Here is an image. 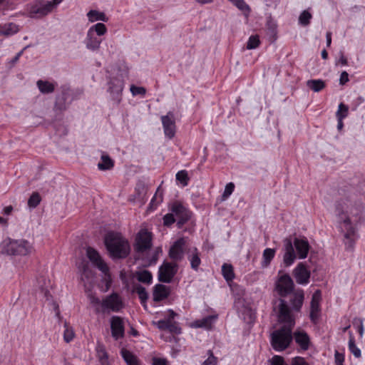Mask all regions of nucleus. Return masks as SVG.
<instances>
[{
	"label": "nucleus",
	"instance_id": "nucleus-1",
	"mask_svg": "<svg viewBox=\"0 0 365 365\" xmlns=\"http://www.w3.org/2000/svg\"><path fill=\"white\" fill-rule=\"evenodd\" d=\"M363 205L361 202H353L349 197L341 198L336 202V212L339 220L341 229L344 232V237L348 240L349 247H352L357 237L356 230L352 225L350 216L354 217L353 222L356 224L361 220Z\"/></svg>",
	"mask_w": 365,
	"mask_h": 365
},
{
	"label": "nucleus",
	"instance_id": "nucleus-2",
	"mask_svg": "<svg viewBox=\"0 0 365 365\" xmlns=\"http://www.w3.org/2000/svg\"><path fill=\"white\" fill-rule=\"evenodd\" d=\"M35 251L31 242L25 239L7 237L0 244V252L15 257H28Z\"/></svg>",
	"mask_w": 365,
	"mask_h": 365
},
{
	"label": "nucleus",
	"instance_id": "nucleus-3",
	"mask_svg": "<svg viewBox=\"0 0 365 365\" xmlns=\"http://www.w3.org/2000/svg\"><path fill=\"white\" fill-rule=\"evenodd\" d=\"M106 247L113 259L125 258L130 253V245L121 234L110 232L104 239Z\"/></svg>",
	"mask_w": 365,
	"mask_h": 365
},
{
	"label": "nucleus",
	"instance_id": "nucleus-4",
	"mask_svg": "<svg viewBox=\"0 0 365 365\" xmlns=\"http://www.w3.org/2000/svg\"><path fill=\"white\" fill-rule=\"evenodd\" d=\"M293 327L282 326L273 331L270 334V344L276 351H283L291 344Z\"/></svg>",
	"mask_w": 365,
	"mask_h": 365
},
{
	"label": "nucleus",
	"instance_id": "nucleus-5",
	"mask_svg": "<svg viewBox=\"0 0 365 365\" xmlns=\"http://www.w3.org/2000/svg\"><path fill=\"white\" fill-rule=\"evenodd\" d=\"M107 32V28L103 23H97L91 26L86 34L84 43L87 49L96 51L102 43L101 36Z\"/></svg>",
	"mask_w": 365,
	"mask_h": 365
},
{
	"label": "nucleus",
	"instance_id": "nucleus-6",
	"mask_svg": "<svg viewBox=\"0 0 365 365\" xmlns=\"http://www.w3.org/2000/svg\"><path fill=\"white\" fill-rule=\"evenodd\" d=\"M107 86V91L110 93L111 99L116 103H120L125 86L123 75L117 73L115 76L110 77Z\"/></svg>",
	"mask_w": 365,
	"mask_h": 365
},
{
	"label": "nucleus",
	"instance_id": "nucleus-7",
	"mask_svg": "<svg viewBox=\"0 0 365 365\" xmlns=\"http://www.w3.org/2000/svg\"><path fill=\"white\" fill-rule=\"evenodd\" d=\"M86 255L90 261L98 267L106 277V289L107 291L110 287V276L109 274V267L107 264L103 260L99 253L93 248L88 247L86 250Z\"/></svg>",
	"mask_w": 365,
	"mask_h": 365
},
{
	"label": "nucleus",
	"instance_id": "nucleus-8",
	"mask_svg": "<svg viewBox=\"0 0 365 365\" xmlns=\"http://www.w3.org/2000/svg\"><path fill=\"white\" fill-rule=\"evenodd\" d=\"M169 210L173 213L176 218L178 228H181L191 217L190 211L179 201L171 203L169 206Z\"/></svg>",
	"mask_w": 365,
	"mask_h": 365
},
{
	"label": "nucleus",
	"instance_id": "nucleus-9",
	"mask_svg": "<svg viewBox=\"0 0 365 365\" xmlns=\"http://www.w3.org/2000/svg\"><path fill=\"white\" fill-rule=\"evenodd\" d=\"M71 90L68 86L61 88V93L56 96L54 104L55 111L63 112L66 110L72 101Z\"/></svg>",
	"mask_w": 365,
	"mask_h": 365
},
{
	"label": "nucleus",
	"instance_id": "nucleus-10",
	"mask_svg": "<svg viewBox=\"0 0 365 365\" xmlns=\"http://www.w3.org/2000/svg\"><path fill=\"white\" fill-rule=\"evenodd\" d=\"M178 265L175 263L164 262L158 271V280L164 283H170L178 272Z\"/></svg>",
	"mask_w": 365,
	"mask_h": 365
},
{
	"label": "nucleus",
	"instance_id": "nucleus-11",
	"mask_svg": "<svg viewBox=\"0 0 365 365\" xmlns=\"http://www.w3.org/2000/svg\"><path fill=\"white\" fill-rule=\"evenodd\" d=\"M294 286L293 280L287 274H282L276 282V289L282 297L291 294L294 290Z\"/></svg>",
	"mask_w": 365,
	"mask_h": 365
},
{
	"label": "nucleus",
	"instance_id": "nucleus-12",
	"mask_svg": "<svg viewBox=\"0 0 365 365\" xmlns=\"http://www.w3.org/2000/svg\"><path fill=\"white\" fill-rule=\"evenodd\" d=\"M278 319L283 326L294 327L295 324L294 319L291 311L284 299H279L278 305Z\"/></svg>",
	"mask_w": 365,
	"mask_h": 365
},
{
	"label": "nucleus",
	"instance_id": "nucleus-13",
	"mask_svg": "<svg viewBox=\"0 0 365 365\" xmlns=\"http://www.w3.org/2000/svg\"><path fill=\"white\" fill-rule=\"evenodd\" d=\"M123 307L120 297L117 293H112L107 296L101 302V311L105 312L106 310L113 312H119Z\"/></svg>",
	"mask_w": 365,
	"mask_h": 365
},
{
	"label": "nucleus",
	"instance_id": "nucleus-14",
	"mask_svg": "<svg viewBox=\"0 0 365 365\" xmlns=\"http://www.w3.org/2000/svg\"><path fill=\"white\" fill-rule=\"evenodd\" d=\"M161 122L165 137L169 139L173 138L176 132L175 115L173 112L169 111L165 115H162Z\"/></svg>",
	"mask_w": 365,
	"mask_h": 365
},
{
	"label": "nucleus",
	"instance_id": "nucleus-15",
	"mask_svg": "<svg viewBox=\"0 0 365 365\" xmlns=\"http://www.w3.org/2000/svg\"><path fill=\"white\" fill-rule=\"evenodd\" d=\"M151 234L147 230H140L136 236L135 249L138 252H143L151 247Z\"/></svg>",
	"mask_w": 365,
	"mask_h": 365
},
{
	"label": "nucleus",
	"instance_id": "nucleus-16",
	"mask_svg": "<svg viewBox=\"0 0 365 365\" xmlns=\"http://www.w3.org/2000/svg\"><path fill=\"white\" fill-rule=\"evenodd\" d=\"M110 329L112 336L118 340L125 335L124 322L123 318L118 316H113L110 319Z\"/></svg>",
	"mask_w": 365,
	"mask_h": 365
},
{
	"label": "nucleus",
	"instance_id": "nucleus-17",
	"mask_svg": "<svg viewBox=\"0 0 365 365\" xmlns=\"http://www.w3.org/2000/svg\"><path fill=\"white\" fill-rule=\"evenodd\" d=\"M293 276L297 283L307 284L309 282L310 272L303 262H300L293 270Z\"/></svg>",
	"mask_w": 365,
	"mask_h": 365
},
{
	"label": "nucleus",
	"instance_id": "nucleus-18",
	"mask_svg": "<svg viewBox=\"0 0 365 365\" xmlns=\"http://www.w3.org/2000/svg\"><path fill=\"white\" fill-rule=\"evenodd\" d=\"M186 244L185 238L181 237L177 240L170 247L169 257L175 261H180L184 256V248Z\"/></svg>",
	"mask_w": 365,
	"mask_h": 365
},
{
	"label": "nucleus",
	"instance_id": "nucleus-19",
	"mask_svg": "<svg viewBox=\"0 0 365 365\" xmlns=\"http://www.w3.org/2000/svg\"><path fill=\"white\" fill-rule=\"evenodd\" d=\"M292 337L295 343L303 351L309 349L311 344L310 337L308 334L302 329H297L292 333Z\"/></svg>",
	"mask_w": 365,
	"mask_h": 365
},
{
	"label": "nucleus",
	"instance_id": "nucleus-20",
	"mask_svg": "<svg viewBox=\"0 0 365 365\" xmlns=\"http://www.w3.org/2000/svg\"><path fill=\"white\" fill-rule=\"evenodd\" d=\"M284 253L283 256V262L286 267L291 266L295 261L297 255L292 242L290 239L284 240Z\"/></svg>",
	"mask_w": 365,
	"mask_h": 365
},
{
	"label": "nucleus",
	"instance_id": "nucleus-21",
	"mask_svg": "<svg viewBox=\"0 0 365 365\" xmlns=\"http://www.w3.org/2000/svg\"><path fill=\"white\" fill-rule=\"evenodd\" d=\"M320 291L317 290L312 295L311 301L310 319L314 324H317L320 314Z\"/></svg>",
	"mask_w": 365,
	"mask_h": 365
},
{
	"label": "nucleus",
	"instance_id": "nucleus-22",
	"mask_svg": "<svg viewBox=\"0 0 365 365\" xmlns=\"http://www.w3.org/2000/svg\"><path fill=\"white\" fill-rule=\"evenodd\" d=\"M292 244L297 250V255L299 258L305 259L307 257L310 247L308 240L305 237H295Z\"/></svg>",
	"mask_w": 365,
	"mask_h": 365
},
{
	"label": "nucleus",
	"instance_id": "nucleus-23",
	"mask_svg": "<svg viewBox=\"0 0 365 365\" xmlns=\"http://www.w3.org/2000/svg\"><path fill=\"white\" fill-rule=\"evenodd\" d=\"M56 0L47 1L46 4L39 6H33L31 10V14L34 16H43L50 13L58 4Z\"/></svg>",
	"mask_w": 365,
	"mask_h": 365
},
{
	"label": "nucleus",
	"instance_id": "nucleus-24",
	"mask_svg": "<svg viewBox=\"0 0 365 365\" xmlns=\"http://www.w3.org/2000/svg\"><path fill=\"white\" fill-rule=\"evenodd\" d=\"M79 270L81 272V279L84 283L86 287L87 284H91L93 281L94 273L89 267L87 262H82L79 266Z\"/></svg>",
	"mask_w": 365,
	"mask_h": 365
},
{
	"label": "nucleus",
	"instance_id": "nucleus-25",
	"mask_svg": "<svg viewBox=\"0 0 365 365\" xmlns=\"http://www.w3.org/2000/svg\"><path fill=\"white\" fill-rule=\"evenodd\" d=\"M170 294V289L168 287L158 284L153 288V297L155 302H160L166 299Z\"/></svg>",
	"mask_w": 365,
	"mask_h": 365
},
{
	"label": "nucleus",
	"instance_id": "nucleus-26",
	"mask_svg": "<svg viewBox=\"0 0 365 365\" xmlns=\"http://www.w3.org/2000/svg\"><path fill=\"white\" fill-rule=\"evenodd\" d=\"M290 304L292 309L299 312L303 304L304 294L302 289H297L291 293Z\"/></svg>",
	"mask_w": 365,
	"mask_h": 365
},
{
	"label": "nucleus",
	"instance_id": "nucleus-27",
	"mask_svg": "<svg viewBox=\"0 0 365 365\" xmlns=\"http://www.w3.org/2000/svg\"><path fill=\"white\" fill-rule=\"evenodd\" d=\"M36 85L40 92L43 94L51 93L55 91L56 83L48 81L38 80Z\"/></svg>",
	"mask_w": 365,
	"mask_h": 365
},
{
	"label": "nucleus",
	"instance_id": "nucleus-28",
	"mask_svg": "<svg viewBox=\"0 0 365 365\" xmlns=\"http://www.w3.org/2000/svg\"><path fill=\"white\" fill-rule=\"evenodd\" d=\"M217 319L216 315H210L202 318V319L196 320L194 322V325L195 327L198 328H205L207 329H210L212 328L213 324L215 322Z\"/></svg>",
	"mask_w": 365,
	"mask_h": 365
},
{
	"label": "nucleus",
	"instance_id": "nucleus-29",
	"mask_svg": "<svg viewBox=\"0 0 365 365\" xmlns=\"http://www.w3.org/2000/svg\"><path fill=\"white\" fill-rule=\"evenodd\" d=\"M114 166V161L108 155L103 154L101 161L98 163V168L100 170H110Z\"/></svg>",
	"mask_w": 365,
	"mask_h": 365
},
{
	"label": "nucleus",
	"instance_id": "nucleus-30",
	"mask_svg": "<svg viewBox=\"0 0 365 365\" xmlns=\"http://www.w3.org/2000/svg\"><path fill=\"white\" fill-rule=\"evenodd\" d=\"M87 17L88 19V21L91 22H94L97 21H102L106 22L108 20V17L103 12L97 10L89 11L87 13Z\"/></svg>",
	"mask_w": 365,
	"mask_h": 365
},
{
	"label": "nucleus",
	"instance_id": "nucleus-31",
	"mask_svg": "<svg viewBox=\"0 0 365 365\" xmlns=\"http://www.w3.org/2000/svg\"><path fill=\"white\" fill-rule=\"evenodd\" d=\"M121 355L127 365H140L138 357L127 349L121 350Z\"/></svg>",
	"mask_w": 365,
	"mask_h": 365
},
{
	"label": "nucleus",
	"instance_id": "nucleus-32",
	"mask_svg": "<svg viewBox=\"0 0 365 365\" xmlns=\"http://www.w3.org/2000/svg\"><path fill=\"white\" fill-rule=\"evenodd\" d=\"M188 259L190 262L191 268L195 271H197L201 263V259L200 258V254L197 248L195 247L193 249L191 254L188 256Z\"/></svg>",
	"mask_w": 365,
	"mask_h": 365
},
{
	"label": "nucleus",
	"instance_id": "nucleus-33",
	"mask_svg": "<svg viewBox=\"0 0 365 365\" xmlns=\"http://www.w3.org/2000/svg\"><path fill=\"white\" fill-rule=\"evenodd\" d=\"M306 84L314 92H319L325 88V82L322 79H311Z\"/></svg>",
	"mask_w": 365,
	"mask_h": 365
},
{
	"label": "nucleus",
	"instance_id": "nucleus-34",
	"mask_svg": "<svg viewBox=\"0 0 365 365\" xmlns=\"http://www.w3.org/2000/svg\"><path fill=\"white\" fill-rule=\"evenodd\" d=\"M222 274L225 279L229 282L234 279L235 273L232 264L224 263L222 266Z\"/></svg>",
	"mask_w": 365,
	"mask_h": 365
},
{
	"label": "nucleus",
	"instance_id": "nucleus-35",
	"mask_svg": "<svg viewBox=\"0 0 365 365\" xmlns=\"http://www.w3.org/2000/svg\"><path fill=\"white\" fill-rule=\"evenodd\" d=\"M275 250L271 248H266L263 251L262 265L264 267H267L269 265L271 261L274 257Z\"/></svg>",
	"mask_w": 365,
	"mask_h": 365
},
{
	"label": "nucleus",
	"instance_id": "nucleus-36",
	"mask_svg": "<svg viewBox=\"0 0 365 365\" xmlns=\"http://www.w3.org/2000/svg\"><path fill=\"white\" fill-rule=\"evenodd\" d=\"M133 292H135L138 294V297L140 299L142 304L146 302L148 298V294L145 287H143L139 284H135L133 286Z\"/></svg>",
	"mask_w": 365,
	"mask_h": 365
},
{
	"label": "nucleus",
	"instance_id": "nucleus-37",
	"mask_svg": "<svg viewBox=\"0 0 365 365\" xmlns=\"http://www.w3.org/2000/svg\"><path fill=\"white\" fill-rule=\"evenodd\" d=\"M97 356L101 364V365H108V354L105 349V347L102 344H98L96 347Z\"/></svg>",
	"mask_w": 365,
	"mask_h": 365
},
{
	"label": "nucleus",
	"instance_id": "nucleus-38",
	"mask_svg": "<svg viewBox=\"0 0 365 365\" xmlns=\"http://www.w3.org/2000/svg\"><path fill=\"white\" fill-rule=\"evenodd\" d=\"M137 279L145 284H150L153 279V276L150 272L148 270H143L136 272Z\"/></svg>",
	"mask_w": 365,
	"mask_h": 365
},
{
	"label": "nucleus",
	"instance_id": "nucleus-39",
	"mask_svg": "<svg viewBox=\"0 0 365 365\" xmlns=\"http://www.w3.org/2000/svg\"><path fill=\"white\" fill-rule=\"evenodd\" d=\"M349 350L356 357L360 358L361 356V350L356 346L355 339L352 334H349Z\"/></svg>",
	"mask_w": 365,
	"mask_h": 365
},
{
	"label": "nucleus",
	"instance_id": "nucleus-40",
	"mask_svg": "<svg viewBox=\"0 0 365 365\" xmlns=\"http://www.w3.org/2000/svg\"><path fill=\"white\" fill-rule=\"evenodd\" d=\"M349 113V108L346 105L344 104L343 103H341L339 105L338 110L336 113V118L344 119Z\"/></svg>",
	"mask_w": 365,
	"mask_h": 365
},
{
	"label": "nucleus",
	"instance_id": "nucleus-41",
	"mask_svg": "<svg viewBox=\"0 0 365 365\" xmlns=\"http://www.w3.org/2000/svg\"><path fill=\"white\" fill-rule=\"evenodd\" d=\"M176 180L179 181L183 186H186L189 182L187 172L185 170L178 171L176 174Z\"/></svg>",
	"mask_w": 365,
	"mask_h": 365
},
{
	"label": "nucleus",
	"instance_id": "nucleus-42",
	"mask_svg": "<svg viewBox=\"0 0 365 365\" xmlns=\"http://www.w3.org/2000/svg\"><path fill=\"white\" fill-rule=\"evenodd\" d=\"M41 202V197L38 192H34L28 200V205L31 208L36 207Z\"/></svg>",
	"mask_w": 365,
	"mask_h": 365
},
{
	"label": "nucleus",
	"instance_id": "nucleus-43",
	"mask_svg": "<svg viewBox=\"0 0 365 365\" xmlns=\"http://www.w3.org/2000/svg\"><path fill=\"white\" fill-rule=\"evenodd\" d=\"M65 330L63 333V339L66 342L68 343L71 341L74 337V331L71 327H70L66 322L64 324Z\"/></svg>",
	"mask_w": 365,
	"mask_h": 365
},
{
	"label": "nucleus",
	"instance_id": "nucleus-44",
	"mask_svg": "<svg viewBox=\"0 0 365 365\" xmlns=\"http://www.w3.org/2000/svg\"><path fill=\"white\" fill-rule=\"evenodd\" d=\"M312 16L308 11H304L299 16V22L302 26H307L310 23Z\"/></svg>",
	"mask_w": 365,
	"mask_h": 365
},
{
	"label": "nucleus",
	"instance_id": "nucleus-45",
	"mask_svg": "<svg viewBox=\"0 0 365 365\" xmlns=\"http://www.w3.org/2000/svg\"><path fill=\"white\" fill-rule=\"evenodd\" d=\"M259 43L260 41L259 39V36L257 35H252L248 39V41L247 43V48L255 49L258 47Z\"/></svg>",
	"mask_w": 365,
	"mask_h": 365
},
{
	"label": "nucleus",
	"instance_id": "nucleus-46",
	"mask_svg": "<svg viewBox=\"0 0 365 365\" xmlns=\"http://www.w3.org/2000/svg\"><path fill=\"white\" fill-rule=\"evenodd\" d=\"M231 1L235 6H237L240 11L243 12H249L250 7L245 3L244 0H229Z\"/></svg>",
	"mask_w": 365,
	"mask_h": 365
},
{
	"label": "nucleus",
	"instance_id": "nucleus-47",
	"mask_svg": "<svg viewBox=\"0 0 365 365\" xmlns=\"http://www.w3.org/2000/svg\"><path fill=\"white\" fill-rule=\"evenodd\" d=\"M208 357L201 365H217V358L213 354L211 350H208L207 353Z\"/></svg>",
	"mask_w": 365,
	"mask_h": 365
},
{
	"label": "nucleus",
	"instance_id": "nucleus-48",
	"mask_svg": "<svg viewBox=\"0 0 365 365\" xmlns=\"http://www.w3.org/2000/svg\"><path fill=\"white\" fill-rule=\"evenodd\" d=\"M270 365H287L285 362L284 357L274 355L269 360Z\"/></svg>",
	"mask_w": 365,
	"mask_h": 365
},
{
	"label": "nucleus",
	"instance_id": "nucleus-49",
	"mask_svg": "<svg viewBox=\"0 0 365 365\" xmlns=\"http://www.w3.org/2000/svg\"><path fill=\"white\" fill-rule=\"evenodd\" d=\"M88 297H89L91 304L96 307V312L97 313L102 312L99 308V306L100 305L101 306V302H101L100 299L93 294H89Z\"/></svg>",
	"mask_w": 365,
	"mask_h": 365
},
{
	"label": "nucleus",
	"instance_id": "nucleus-50",
	"mask_svg": "<svg viewBox=\"0 0 365 365\" xmlns=\"http://www.w3.org/2000/svg\"><path fill=\"white\" fill-rule=\"evenodd\" d=\"M162 201H163V195H162V193H159V188H158L155 195H154V197L152 198V200L150 201V207L154 206L155 207H156L157 205L158 204H160Z\"/></svg>",
	"mask_w": 365,
	"mask_h": 365
},
{
	"label": "nucleus",
	"instance_id": "nucleus-51",
	"mask_svg": "<svg viewBox=\"0 0 365 365\" xmlns=\"http://www.w3.org/2000/svg\"><path fill=\"white\" fill-rule=\"evenodd\" d=\"M175 221H177V220L173 215V213H172L171 212L170 213L166 214L163 217V224L165 226L169 227L171 225H173Z\"/></svg>",
	"mask_w": 365,
	"mask_h": 365
},
{
	"label": "nucleus",
	"instance_id": "nucleus-52",
	"mask_svg": "<svg viewBox=\"0 0 365 365\" xmlns=\"http://www.w3.org/2000/svg\"><path fill=\"white\" fill-rule=\"evenodd\" d=\"M168 329L167 330L170 331L172 333L174 334H180L181 333V329L178 327V324L175 322L168 320Z\"/></svg>",
	"mask_w": 365,
	"mask_h": 365
},
{
	"label": "nucleus",
	"instance_id": "nucleus-53",
	"mask_svg": "<svg viewBox=\"0 0 365 365\" xmlns=\"http://www.w3.org/2000/svg\"><path fill=\"white\" fill-rule=\"evenodd\" d=\"M235 184L233 182H229L225 187L224 192L222 194L223 199H227L234 191Z\"/></svg>",
	"mask_w": 365,
	"mask_h": 365
},
{
	"label": "nucleus",
	"instance_id": "nucleus-54",
	"mask_svg": "<svg viewBox=\"0 0 365 365\" xmlns=\"http://www.w3.org/2000/svg\"><path fill=\"white\" fill-rule=\"evenodd\" d=\"M130 91L133 96H137V95H145L146 93V90L143 87H138L135 86L134 85H132L130 86Z\"/></svg>",
	"mask_w": 365,
	"mask_h": 365
},
{
	"label": "nucleus",
	"instance_id": "nucleus-55",
	"mask_svg": "<svg viewBox=\"0 0 365 365\" xmlns=\"http://www.w3.org/2000/svg\"><path fill=\"white\" fill-rule=\"evenodd\" d=\"M335 358V364L338 365H343V362L344 361V356L342 354H340L338 351L335 352L334 354Z\"/></svg>",
	"mask_w": 365,
	"mask_h": 365
},
{
	"label": "nucleus",
	"instance_id": "nucleus-56",
	"mask_svg": "<svg viewBox=\"0 0 365 365\" xmlns=\"http://www.w3.org/2000/svg\"><path fill=\"white\" fill-rule=\"evenodd\" d=\"M291 365H307V364L302 357L297 356L292 359Z\"/></svg>",
	"mask_w": 365,
	"mask_h": 365
},
{
	"label": "nucleus",
	"instance_id": "nucleus-57",
	"mask_svg": "<svg viewBox=\"0 0 365 365\" xmlns=\"http://www.w3.org/2000/svg\"><path fill=\"white\" fill-rule=\"evenodd\" d=\"M349 81V74H348V73L346 71H342L341 75H340L339 83L341 85H344Z\"/></svg>",
	"mask_w": 365,
	"mask_h": 365
},
{
	"label": "nucleus",
	"instance_id": "nucleus-58",
	"mask_svg": "<svg viewBox=\"0 0 365 365\" xmlns=\"http://www.w3.org/2000/svg\"><path fill=\"white\" fill-rule=\"evenodd\" d=\"M8 28L4 33L6 35H9L17 31L16 26L14 24H9L6 26Z\"/></svg>",
	"mask_w": 365,
	"mask_h": 365
},
{
	"label": "nucleus",
	"instance_id": "nucleus-59",
	"mask_svg": "<svg viewBox=\"0 0 365 365\" xmlns=\"http://www.w3.org/2000/svg\"><path fill=\"white\" fill-rule=\"evenodd\" d=\"M354 324H357L358 331L361 336L363 334L364 327H363V321L361 319H354Z\"/></svg>",
	"mask_w": 365,
	"mask_h": 365
},
{
	"label": "nucleus",
	"instance_id": "nucleus-60",
	"mask_svg": "<svg viewBox=\"0 0 365 365\" xmlns=\"http://www.w3.org/2000/svg\"><path fill=\"white\" fill-rule=\"evenodd\" d=\"M161 252H162V250L160 247H158L155 250V252L153 254L152 259L150 261V264H155L156 263L158 258L159 253Z\"/></svg>",
	"mask_w": 365,
	"mask_h": 365
},
{
	"label": "nucleus",
	"instance_id": "nucleus-61",
	"mask_svg": "<svg viewBox=\"0 0 365 365\" xmlns=\"http://www.w3.org/2000/svg\"><path fill=\"white\" fill-rule=\"evenodd\" d=\"M168 324V320H160L158 322V327L162 330H167Z\"/></svg>",
	"mask_w": 365,
	"mask_h": 365
},
{
	"label": "nucleus",
	"instance_id": "nucleus-62",
	"mask_svg": "<svg viewBox=\"0 0 365 365\" xmlns=\"http://www.w3.org/2000/svg\"><path fill=\"white\" fill-rule=\"evenodd\" d=\"M339 54L340 58L336 63H340L342 66H346L348 64L347 58L344 56V53L342 51H340Z\"/></svg>",
	"mask_w": 365,
	"mask_h": 365
},
{
	"label": "nucleus",
	"instance_id": "nucleus-63",
	"mask_svg": "<svg viewBox=\"0 0 365 365\" xmlns=\"http://www.w3.org/2000/svg\"><path fill=\"white\" fill-rule=\"evenodd\" d=\"M153 365H167V361L164 359L154 358Z\"/></svg>",
	"mask_w": 365,
	"mask_h": 365
},
{
	"label": "nucleus",
	"instance_id": "nucleus-64",
	"mask_svg": "<svg viewBox=\"0 0 365 365\" xmlns=\"http://www.w3.org/2000/svg\"><path fill=\"white\" fill-rule=\"evenodd\" d=\"M24 50H21V51L17 53L16 55L11 59V63L12 64H15L19 60V58L21 56Z\"/></svg>",
	"mask_w": 365,
	"mask_h": 365
}]
</instances>
